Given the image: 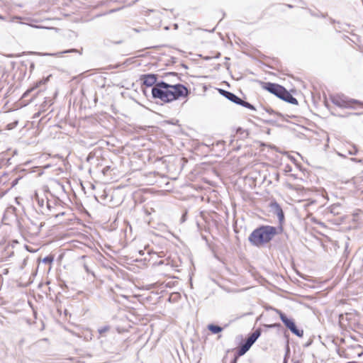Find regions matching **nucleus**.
<instances>
[{
  "label": "nucleus",
  "mask_w": 363,
  "mask_h": 363,
  "mask_svg": "<svg viewBox=\"0 0 363 363\" xmlns=\"http://www.w3.org/2000/svg\"><path fill=\"white\" fill-rule=\"evenodd\" d=\"M189 91L183 84H170L165 82H159L152 88V96L164 103L177 100L188 96Z\"/></svg>",
  "instance_id": "obj_1"
},
{
  "label": "nucleus",
  "mask_w": 363,
  "mask_h": 363,
  "mask_svg": "<svg viewBox=\"0 0 363 363\" xmlns=\"http://www.w3.org/2000/svg\"><path fill=\"white\" fill-rule=\"evenodd\" d=\"M277 234L275 227L270 225H262L254 230L249 236V241L255 246H261L269 242Z\"/></svg>",
  "instance_id": "obj_2"
},
{
  "label": "nucleus",
  "mask_w": 363,
  "mask_h": 363,
  "mask_svg": "<svg viewBox=\"0 0 363 363\" xmlns=\"http://www.w3.org/2000/svg\"><path fill=\"white\" fill-rule=\"evenodd\" d=\"M331 101L335 106L343 108H354V104L362 105V103L354 99H350L343 94H336L330 96Z\"/></svg>",
  "instance_id": "obj_3"
},
{
  "label": "nucleus",
  "mask_w": 363,
  "mask_h": 363,
  "mask_svg": "<svg viewBox=\"0 0 363 363\" xmlns=\"http://www.w3.org/2000/svg\"><path fill=\"white\" fill-rule=\"evenodd\" d=\"M279 316L285 326L289 328L292 333L298 337H303V330L298 329L293 320L288 318L286 315L281 312H279Z\"/></svg>",
  "instance_id": "obj_4"
},
{
  "label": "nucleus",
  "mask_w": 363,
  "mask_h": 363,
  "mask_svg": "<svg viewBox=\"0 0 363 363\" xmlns=\"http://www.w3.org/2000/svg\"><path fill=\"white\" fill-rule=\"evenodd\" d=\"M264 87L269 92L274 94L275 96H277L279 98H280L281 93L284 89V86H282L279 84H274V83H271V82L265 83V85Z\"/></svg>",
  "instance_id": "obj_5"
},
{
  "label": "nucleus",
  "mask_w": 363,
  "mask_h": 363,
  "mask_svg": "<svg viewBox=\"0 0 363 363\" xmlns=\"http://www.w3.org/2000/svg\"><path fill=\"white\" fill-rule=\"evenodd\" d=\"M141 80L143 82V84L147 86H152L155 84L156 85L157 82V74H143L140 77Z\"/></svg>",
  "instance_id": "obj_6"
},
{
  "label": "nucleus",
  "mask_w": 363,
  "mask_h": 363,
  "mask_svg": "<svg viewBox=\"0 0 363 363\" xmlns=\"http://www.w3.org/2000/svg\"><path fill=\"white\" fill-rule=\"evenodd\" d=\"M260 335L261 330L259 329L256 330L245 340L244 345L250 349L252 347V345L255 342V341L259 338Z\"/></svg>",
  "instance_id": "obj_7"
},
{
  "label": "nucleus",
  "mask_w": 363,
  "mask_h": 363,
  "mask_svg": "<svg viewBox=\"0 0 363 363\" xmlns=\"http://www.w3.org/2000/svg\"><path fill=\"white\" fill-rule=\"evenodd\" d=\"M279 99L291 104H298L297 99L294 98L285 88L284 89Z\"/></svg>",
  "instance_id": "obj_8"
},
{
  "label": "nucleus",
  "mask_w": 363,
  "mask_h": 363,
  "mask_svg": "<svg viewBox=\"0 0 363 363\" xmlns=\"http://www.w3.org/2000/svg\"><path fill=\"white\" fill-rule=\"evenodd\" d=\"M279 99L291 104H298L297 99L294 98L285 88L284 89Z\"/></svg>",
  "instance_id": "obj_9"
},
{
  "label": "nucleus",
  "mask_w": 363,
  "mask_h": 363,
  "mask_svg": "<svg viewBox=\"0 0 363 363\" xmlns=\"http://www.w3.org/2000/svg\"><path fill=\"white\" fill-rule=\"evenodd\" d=\"M272 207L274 209V213L277 214L279 222H282L284 219V215L281 206L277 203H274L272 205Z\"/></svg>",
  "instance_id": "obj_10"
},
{
  "label": "nucleus",
  "mask_w": 363,
  "mask_h": 363,
  "mask_svg": "<svg viewBox=\"0 0 363 363\" xmlns=\"http://www.w3.org/2000/svg\"><path fill=\"white\" fill-rule=\"evenodd\" d=\"M72 52H79L78 50L77 49H69V50H64V51H62V52H56V53H40V52H38L37 55H50V56H55V57H62L63 54H65V53H72Z\"/></svg>",
  "instance_id": "obj_11"
},
{
  "label": "nucleus",
  "mask_w": 363,
  "mask_h": 363,
  "mask_svg": "<svg viewBox=\"0 0 363 363\" xmlns=\"http://www.w3.org/2000/svg\"><path fill=\"white\" fill-rule=\"evenodd\" d=\"M225 94H226L225 98L228 99V100H230V101H232L236 104H238L239 102L241 101V99L239 98L238 96H237L233 93L229 91L228 93H225Z\"/></svg>",
  "instance_id": "obj_12"
},
{
  "label": "nucleus",
  "mask_w": 363,
  "mask_h": 363,
  "mask_svg": "<svg viewBox=\"0 0 363 363\" xmlns=\"http://www.w3.org/2000/svg\"><path fill=\"white\" fill-rule=\"evenodd\" d=\"M208 329L213 334H217L223 330V328L218 325L210 324L208 325Z\"/></svg>",
  "instance_id": "obj_13"
},
{
  "label": "nucleus",
  "mask_w": 363,
  "mask_h": 363,
  "mask_svg": "<svg viewBox=\"0 0 363 363\" xmlns=\"http://www.w3.org/2000/svg\"><path fill=\"white\" fill-rule=\"evenodd\" d=\"M238 105L244 106V107H245L247 108H249L250 110H253V111L255 110V106L253 105H252L251 104H250L247 101H243L242 99H241V101L239 102Z\"/></svg>",
  "instance_id": "obj_14"
},
{
  "label": "nucleus",
  "mask_w": 363,
  "mask_h": 363,
  "mask_svg": "<svg viewBox=\"0 0 363 363\" xmlns=\"http://www.w3.org/2000/svg\"><path fill=\"white\" fill-rule=\"evenodd\" d=\"M250 349L246 347L244 344H242L239 350H238V355L242 356L244 355Z\"/></svg>",
  "instance_id": "obj_15"
},
{
  "label": "nucleus",
  "mask_w": 363,
  "mask_h": 363,
  "mask_svg": "<svg viewBox=\"0 0 363 363\" xmlns=\"http://www.w3.org/2000/svg\"><path fill=\"white\" fill-rule=\"evenodd\" d=\"M54 258L52 256H47L43 259V262L45 264H51L52 263Z\"/></svg>",
  "instance_id": "obj_16"
},
{
  "label": "nucleus",
  "mask_w": 363,
  "mask_h": 363,
  "mask_svg": "<svg viewBox=\"0 0 363 363\" xmlns=\"http://www.w3.org/2000/svg\"><path fill=\"white\" fill-rule=\"evenodd\" d=\"M174 77V78H178L177 74L175 72H167L164 74L163 77L168 78V77Z\"/></svg>",
  "instance_id": "obj_17"
},
{
  "label": "nucleus",
  "mask_w": 363,
  "mask_h": 363,
  "mask_svg": "<svg viewBox=\"0 0 363 363\" xmlns=\"http://www.w3.org/2000/svg\"><path fill=\"white\" fill-rule=\"evenodd\" d=\"M110 328L108 326H104L102 328H99L98 331L99 334L102 335L103 333L108 331Z\"/></svg>",
  "instance_id": "obj_18"
},
{
  "label": "nucleus",
  "mask_w": 363,
  "mask_h": 363,
  "mask_svg": "<svg viewBox=\"0 0 363 363\" xmlns=\"http://www.w3.org/2000/svg\"><path fill=\"white\" fill-rule=\"evenodd\" d=\"M218 91H219V93H220L222 96H223L224 97H225V96H226V94H225V93H228V92H229V91H225V90H224V89H218Z\"/></svg>",
  "instance_id": "obj_19"
},
{
  "label": "nucleus",
  "mask_w": 363,
  "mask_h": 363,
  "mask_svg": "<svg viewBox=\"0 0 363 363\" xmlns=\"http://www.w3.org/2000/svg\"><path fill=\"white\" fill-rule=\"evenodd\" d=\"M266 111L269 113H277L275 111H274L272 108H266Z\"/></svg>",
  "instance_id": "obj_20"
},
{
  "label": "nucleus",
  "mask_w": 363,
  "mask_h": 363,
  "mask_svg": "<svg viewBox=\"0 0 363 363\" xmlns=\"http://www.w3.org/2000/svg\"><path fill=\"white\" fill-rule=\"evenodd\" d=\"M279 325H280V324L275 323V324L271 325L270 327L271 328H275V327H277V326H279Z\"/></svg>",
  "instance_id": "obj_21"
},
{
  "label": "nucleus",
  "mask_w": 363,
  "mask_h": 363,
  "mask_svg": "<svg viewBox=\"0 0 363 363\" xmlns=\"http://www.w3.org/2000/svg\"><path fill=\"white\" fill-rule=\"evenodd\" d=\"M84 269H85L87 272H89V268H88L87 265H86V264H84Z\"/></svg>",
  "instance_id": "obj_22"
},
{
  "label": "nucleus",
  "mask_w": 363,
  "mask_h": 363,
  "mask_svg": "<svg viewBox=\"0 0 363 363\" xmlns=\"http://www.w3.org/2000/svg\"><path fill=\"white\" fill-rule=\"evenodd\" d=\"M164 263V260H161V261H160V262L157 263V264H158V265H161V264H163Z\"/></svg>",
  "instance_id": "obj_23"
},
{
  "label": "nucleus",
  "mask_w": 363,
  "mask_h": 363,
  "mask_svg": "<svg viewBox=\"0 0 363 363\" xmlns=\"http://www.w3.org/2000/svg\"><path fill=\"white\" fill-rule=\"evenodd\" d=\"M236 362H237V357H235V358L232 361V362H231V363H236Z\"/></svg>",
  "instance_id": "obj_24"
},
{
  "label": "nucleus",
  "mask_w": 363,
  "mask_h": 363,
  "mask_svg": "<svg viewBox=\"0 0 363 363\" xmlns=\"http://www.w3.org/2000/svg\"><path fill=\"white\" fill-rule=\"evenodd\" d=\"M7 56H8V57H16L14 55H12V54L9 55H7Z\"/></svg>",
  "instance_id": "obj_25"
},
{
  "label": "nucleus",
  "mask_w": 363,
  "mask_h": 363,
  "mask_svg": "<svg viewBox=\"0 0 363 363\" xmlns=\"http://www.w3.org/2000/svg\"><path fill=\"white\" fill-rule=\"evenodd\" d=\"M60 215H64V213H60ZM60 214L56 215V217H58Z\"/></svg>",
  "instance_id": "obj_26"
},
{
  "label": "nucleus",
  "mask_w": 363,
  "mask_h": 363,
  "mask_svg": "<svg viewBox=\"0 0 363 363\" xmlns=\"http://www.w3.org/2000/svg\"><path fill=\"white\" fill-rule=\"evenodd\" d=\"M33 27H35V28H40V26H32Z\"/></svg>",
  "instance_id": "obj_27"
},
{
  "label": "nucleus",
  "mask_w": 363,
  "mask_h": 363,
  "mask_svg": "<svg viewBox=\"0 0 363 363\" xmlns=\"http://www.w3.org/2000/svg\"><path fill=\"white\" fill-rule=\"evenodd\" d=\"M295 363H299L298 362H296Z\"/></svg>",
  "instance_id": "obj_28"
},
{
  "label": "nucleus",
  "mask_w": 363,
  "mask_h": 363,
  "mask_svg": "<svg viewBox=\"0 0 363 363\" xmlns=\"http://www.w3.org/2000/svg\"><path fill=\"white\" fill-rule=\"evenodd\" d=\"M284 363H286V361L284 362Z\"/></svg>",
  "instance_id": "obj_29"
}]
</instances>
